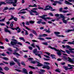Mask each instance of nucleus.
<instances>
[{
	"label": "nucleus",
	"instance_id": "nucleus-53",
	"mask_svg": "<svg viewBox=\"0 0 74 74\" xmlns=\"http://www.w3.org/2000/svg\"><path fill=\"white\" fill-rule=\"evenodd\" d=\"M28 48L30 50H32L33 49V47L31 46H29L28 47Z\"/></svg>",
	"mask_w": 74,
	"mask_h": 74
},
{
	"label": "nucleus",
	"instance_id": "nucleus-15",
	"mask_svg": "<svg viewBox=\"0 0 74 74\" xmlns=\"http://www.w3.org/2000/svg\"><path fill=\"white\" fill-rule=\"evenodd\" d=\"M13 60H14V62H17V63L18 62H19V61H20V60H17L16 58H13Z\"/></svg>",
	"mask_w": 74,
	"mask_h": 74
},
{
	"label": "nucleus",
	"instance_id": "nucleus-57",
	"mask_svg": "<svg viewBox=\"0 0 74 74\" xmlns=\"http://www.w3.org/2000/svg\"><path fill=\"white\" fill-rule=\"evenodd\" d=\"M41 24L42 25H45L46 24V23L45 22H41Z\"/></svg>",
	"mask_w": 74,
	"mask_h": 74
},
{
	"label": "nucleus",
	"instance_id": "nucleus-1",
	"mask_svg": "<svg viewBox=\"0 0 74 74\" xmlns=\"http://www.w3.org/2000/svg\"><path fill=\"white\" fill-rule=\"evenodd\" d=\"M12 41L11 42V44L13 46H16V44L18 45H20L22 46V44L21 42H18V40L15 39H11Z\"/></svg>",
	"mask_w": 74,
	"mask_h": 74
},
{
	"label": "nucleus",
	"instance_id": "nucleus-48",
	"mask_svg": "<svg viewBox=\"0 0 74 74\" xmlns=\"http://www.w3.org/2000/svg\"><path fill=\"white\" fill-rule=\"evenodd\" d=\"M1 56H6V54L4 53H3L2 54L1 53Z\"/></svg>",
	"mask_w": 74,
	"mask_h": 74
},
{
	"label": "nucleus",
	"instance_id": "nucleus-20",
	"mask_svg": "<svg viewBox=\"0 0 74 74\" xmlns=\"http://www.w3.org/2000/svg\"><path fill=\"white\" fill-rule=\"evenodd\" d=\"M69 50L70 51V52L71 53H74V51H73L74 50V49L70 48L69 49Z\"/></svg>",
	"mask_w": 74,
	"mask_h": 74
},
{
	"label": "nucleus",
	"instance_id": "nucleus-29",
	"mask_svg": "<svg viewBox=\"0 0 74 74\" xmlns=\"http://www.w3.org/2000/svg\"><path fill=\"white\" fill-rule=\"evenodd\" d=\"M42 44H43V45H48V42H42Z\"/></svg>",
	"mask_w": 74,
	"mask_h": 74
},
{
	"label": "nucleus",
	"instance_id": "nucleus-37",
	"mask_svg": "<svg viewBox=\"0 0 74 74\" xmlns=\"http://www.w3.org/2000/svg\"><path fill=\"white\" fill-rule=\"evenodd\" d=\"M4 69L6 70V71H8V70H10V69L9 68L7 67H5L4 68Z\"/></svg>",
	"mask_w": 74,
	"mask_h": 74
},
{
	"label": "nucleus",
	"instance_id": "nucleus-52",
	"mask_svg": "<svg viewBox=\"0 0 74 74\" xmlns=\"http://www.w3.org/2000/svg\"><path fill=\"white\" fill-rule=\"evenodd\" d=\"M28 60L29 61H31V62H32V60H33V58H30L28 59Z\"/></svg>",
	"mask_w": 74,
	"mask_h": 74
},
{
	"label": "nucleus",
	"instance_id": "nucleus-58",
	"mask_svg": "<svg viewBox=\"0 0 74 74\" xmlns=\"http://www.w3.org/2000/svg\"><path fill=\"white\" fill-rule=\"evenodd\" d=\"M44 56H45V57H46L47 58H49H49H50V57L48 56L44 55Z\"/></svg>",
	"mask_w": 74,
	"mask_h": 74
},
{
	"label": "nucleus",
	"instance_id": "nucleus-35",
	"mask_svg": "<svg viewBox=\"0 0 74 74\" xmlns=\"http://www.w3.org/2000/svg\"><path fill=\"white\" fill-rule=\"evenodd\" d=\"M62 20L64 23H67V21L64 20V19H62Z\"/></svg>",
	"mask_w": 74,
	"mask_h": 74
},
{
	"label": "nucleus",
	"instance_id": "nucleus-6",
	"mask_svg": "<svg viewBox=\"0 0 74 74\" xmlns=\"http://www.w3.org/2000/svg\"><path fill=\"white\" fill-rule=\"evenodd\" d=\"M11 18L10 19L8 20V21H11L12 19H14L15 21H17V20L18 18L16 17H14V16L12 15L11 16Z\"/></svg>",
	"mask_w": 74,
	"mask_h": 74
},
{
	"label": "nucleus",
	"instance_id": "nucleus-5",
	"mask_svg": "<svg viewBox=\"0 0 74 74\" xmlns=\"http://www.w3.org/2000/svg\"><path fill=\"white\" fill-rule=\"evenodd\" d=\"M37 51V49H35L33 51L34 53L35 54H36V53H38L40 52L41 53L40 54H42V51Z\"/></svg>",
	"mask_w": 74,
	"mask_h": 74
},
{
	"label": "nucleus",
	"instance_id": "nucleus-11",
	"mask_svg": "<svg viewBox=\"0 0 74 74\" xmlns=\"http://www.w3.org/2000/svg\"><path fill=\"white\" fill-rule=\"evenodd\" d=\"M23 73H24V74H28L27 70H26V69L25 68L23 69Z\"/></svg>",
	"mask_w": 74,
	"mask_h": 74
},
{
	"label": "nucleus",
	"instance_id": "nucleus-12",
	"mask_svg": "<svg viewBox=\"0 0 74 74\" xmlns=\"http://www.w3.org/2000/svg\"><path fill=\"white\" fill-rule=\"evenodd\" d=\"M15 29L17 30V32L18 33H20V32H21V28H19V27H17L16 28H15Z\"/></svg>",
	"mask_w": 74,
	"mask_h": 74
},
{
	"label": "nucleus",
	"instance_id": "nucleus-8",
	"mask_svg": "<svg viewBox=\"0 0 74 74\" xmlns=\"http://www.w3.org/2000/svg\"><path fill=\"white\" fill-rule=\"evenodd\" d=\"M36 63L37 64V66L38 67H41V66H43V64L40 62V61H36Z\"/></svg>",
	"mask_w": 74,
	"mask_h": 74
},
{
	"label": "nucleus",
	"instance_id": "nucleus-60",
	"mask_svg": "<svg viewBox=\"0 0 74 74\" xmlns=\"http://www.w3.org/2000/svg\"><path fill=\"white\" fill-rule=\"evenodd\" d=\"M14 70L16 71H18V72H21V71L19 69H15Z\"/></svg>",
	"mask_w": 74,
	"mask_h": 74
},
{
	"label": "nucleus",
	"instance_id": "nucleus-56",
	"mask_svg": "<svg viewBox=\"0 0 74 74\" xmlns=\"http://www.w3.org/2000/svg\"><path fill=\"white\" fill-rule=\"evenodd\" d=\"M32 31L33 32V33L35 35H37V33H36V32L34 31V30H32Z\"/></svg>",
	"mask_w": 74,
	"mask_h": 74
},
{
	"label": "nucleus",
	"instance_id": "nucleus-46",
	"mask_svg": "<svg viewBox=\"0 0 74 74\" xmlns=\"http://www.w3.org/2000/svg\"><path fill=\"white\" fill-rule=\"evenodd\" d=\"M26 12L25 11H23L21 12H18V14H25Z\"/></svg>",
	"mask_w": 74,
	"mask_h": 74
},
{
	"label": "nucleus",
	"instance_id": "nucleus-26",
	"mask_svg": "<svg viewBox=\"0 0 74 74\" xmlns=\"http://www.w3.org/2000/svg\"><path fill=\"white\" fill-rule=\"evenodd\" d=\"M36 62H37V61H32L31 62V63H33V64H36V63H37Z\"/></svg>",
	"mask_w": 74,
	"mask_h": 74
},
{
	"label": "nucleus",
	"instance_id": "nucleus-55",
	"mask_svg": "<svg viewBox=\"0 0 74 74\" xmlns=\"http://www.w3.org/2000/svg\"><path fill=\"white\" fill-rule=\"evenodd\" d=\"M1 4H6V3H5V2H1Z\"/></svg>",
	"mask_w": 74,
	"mask_h": 74
},
{
	"label": "nucleus",
	"instance_id": "nucleus-49",
	"mask_svg": "<svg viewBox=\"0 0 74 74\" xmlns=\"http://www.w3.org/2000/svg\"><path fill=\"white\" fill-rule=\"evenodd\" d=\"M65 51H66V52L67 53H68V54H70V51H69L67 50H65Z\"/></svg>",
	"mask_w": 74,
	"mask_h": 74
},
{
	"label": "nucleus",
	"instance_id": "nucleus-42",
	"mask_svg": "<svg viewBox=\"0 0 74 74\" xmlns=\"http://www.w3.org/2000/svg\"><path fill=\"white\" fill-rule=\"evenodd\" d=\"M38 38V39H39L40 40H42V41L44 40V39L42 38Z\"/></svg>",
	"mask_w": 74,
	"mask_h": 74
},
{
	"label": "nucleus",
	"instance_id": "nucleus-43",
	"mask_svg": "<svg viewBox=\"0 0 74 74\" xmlns=\"http://www.w3.org/2000/svg\"><path fill=\"white\" fill-rule=\"evenodd\" d=\"M16 50H15L14 52H17V51H19L20 50L17 47H16Z\"/></svg>",
	"mask_w": 74,
	"mask_h": 74
},
{
	"label": "nucleus",
	"instance_id": "nucleus-30",
	"mask_svg": "<svg viewBox=\"0 0 74 74\" xmlns=\"http://www.w3.org/2000/svg\"><path fill=\"white\" fill-rule=\"evenodd\" d=\"M1 71H3V69H2V68H1V67H0V73H1V74H4V73L2 72Z\"/></svg>",
	"mask_w": 74,
	"mask_h": 74
},
{
	"label": "nucleus",
	"instance_id": "nucleus-9",
	"mask_svg": "<svg viewBox=\"0 0 74 74\" xmlns=\"http://www.w3.org/2000/svg\"><path fill=\"white\" fill-rule=\"evenodd\" d=\"M68 60L69 62H70V63H71L73 64L74 63V60L69 57H68Z\"/></svg>",
	"mask_w": 74,
	"mask_h": 74
},
{
	"label": "nucleus",
	"instance_id": "nucleus-34",
	"mask_svg": "<svg viewBox=\"0 0 74 74\" xmlns=\"http://www.w3.org/2000/svg\"><path fill=\"white\" fill-rule=\"evenodd\" d=\"M29 13L30 14V15H34V14L33 13V12H32V11H29Z\"/></svg>",
	"mask_w": 74,
	"mask_h": 74
},
{
	"label": "nucleus",
	"instance_id": "nucleus-16",
	"mask_svg": "<svg viewBox=\"0 0 74 74\" xmlns=\"http://www.w3.org/2000/svg\"><path fill=\"white\" fill-rule=\"evenodd\" d=\"M10 65L11 66H13V65H14V64H15V62H14L12 61L10 62Z\"/></svg>",
	"mask_w": 74,
	"mask_h": 74
},
{
	"label": "nucleus",
	"instance_id": "nucleus-10",
	"mask_svg": "<svg viewBox=\"0 0 74 74\" xmlns=\"http://www.w3.org/2000/svg\"><path fill=\"white\" fill-rule=\"evenodd\" d=\"M31 11L33 12H34V13H35L36 15H38L39 14H40V13H39V12H38L36 11L32 10Z\"/></svg>",
	"mask_w": 74,
	"mask_h": 74
},
{
	"label": "nucleus",
	"instance_id": "nucleus-38",
	"mask_svg": "<svg viewBox=\"0 0 74 74\" xmlns=\"http://www.w3.org/2000/svg\"><path fill=\"white\" fill-rule=\"evenodd\" d=\"M67 40H64L63 42H62V44H65L66 43V41H67Z\"/></svg>",
	"mask_w": 74,
	"mask_h": 74
},
{
	"label": "nucleus",
	"instance_id": "nucleus-62",
	"mask_svg": "<svg viewBox=\"0 0 74 74\" xmlns=\"http://www.w3.org/2000/svg\"><path fill=\"white\" fill-rule=\"evenodd\" d=\"M44 63L45 64H47V65H49V64H50L49 63L47 62H44Z\"/></svg>",
	"mask_w": 74,
	"mask_h": 74
},
{
	"label": "nucleus",
	"instance_id": "nucleus-3",
	"mask_svg": "<svg viewBox=\"0 0 74 74\" xmlns=\"http://www.w3.org/2000/svg\"><path fill=\"white\" fill-rule=\"evenodd\" d=\"M49 47V48H51V49H54V50H55V51H58V52H57V55H59V56L62 55V54L61 53H60V51L56 49V48L54 47Z\"/></svg>",
	"mask_w": 74,
	"mask_h": 74
},
{
	"label": "nucleus",
	"instance_id": "nucleus-64",
	"mask_svg": "<svg viewBox=\"0 0 74 74\" xmlns=\"http://www.w3.org/2000/svg\"><path fill=\"white\" fill-rule=\"evenodd\" d=\"M55 16L58 17L59 16V14H56L55 15Z\"/></svg>",
	"mask_w": 74,
	"mask_h": 74
},
{
	"label": "nucleus",
	"instance_id": "nucleus-45",
	"mask_svg": "<svg viewBox=\"0 0 74 74\" xmlns=\"http://www.w3.org/2000/svg\"><path fill=\"white\" fill-rule=\"evenodd\" d=\"M51 56L52 59H54V58H55V56L53 54H51Z\"/></svg>",
	"mask_w": 74,
	"mask_h": 74
},
{
	"label": "nucleus",
	"instance_id": "nucleus-28",
	"mask_svg": "<svg viewBox=\"0 0 74 74\" xmlns=\"http://www.w3.org/2000/svg\"><path fill=\"white\" fill-rule=\"evenodd\" d=\"M60 16L61 18H62V19H65V17H64V16L62 15V14H60Z\"/></svg>",
	"mask_w": 74,
	"mask_h": 74
},
{
	"label": "nucleus",
	"instance_id": "nucleus-7",
	"mask_svg": "<svg viewBox=\"0 0 74 74\" xmlns=\"http://www.w3.org/2000/svg\"><path fill=\"white\" fill-rule=\"evenodd\" d=\"M42 68H43V69H47V70H50V69H51V67H50L49 66L47 65H45L43 66Z\"/></svg>",
	"mask_w": 74,
	"mask_h": 74
},
{
	"label": "nucleus",
	"instance_id": "nucleus-44",
	"mask_svg": "<svg viewBox=\"0 0 74 74\" xmlns=\"http://www.w3.org/2000/svg\"><path fill=\"white\" fill-rule=\"evenodd\" d=\"M29 7H36L37 5H36V4H34L33 5H31L29 6Z\"/></svg>",
	"mask_w": 74,
	"mask_h": 74
},
{
	"label": "nucleus",
	"instance_id": "nucleus-50",
	"mask_svg": "<svg viewBox=\"0 0 74 74\" xmlns=\"http://www.w3.org/2000/svg\"><path fill=\"white\" fill-rule=\"evenodd\" d=\"M35 22L33 21H29V23L31 24H33Z\"/></svg>",
	"mask_w": 74,
	"mask_h": 74
},
{
	"label": "nucleus",
	"instance_id": "nucleus-36",
	"mask_svg": "<svg viewBox=\"0 0 74 74\" xmlns=\"http://www.w3.org/2000/svg\"><path fill=\"white\" fill-rule=\"evenodd\" d=\"M68 43L69 44H74V41H73L72 42H68Z\"/></svg>",
	"mask_w": 74,
	"mask_h": 74
},
{
	"label": "nucleus",
	"instance_id": "nucleus-51",
	"mask_svg": "<svg viewBox=\"0 0 74 74\" xmlns=\"http://www.w3.org/2000/svg\"><path fill=\"white\" fill-rule=\"evenodd\" d=\"M15 10L14 8H9V10Z\"/></svg>",
	"mask_w": 74,
	"mask_h": 74
},
{
	"label": "nucleus",
	"instance_id": "nucleus-39",
	"mask_svg": "<svg viewBox=\"0 0 74 74\" xmlns=\"http://www.w3.org/2000/svg\"><path fill=\"white\" fill-rule=\"evenodd\" d=\"M8 9V7H5L4 8V9H3V12H4V10H7Z\"/></svg>",
	"mask_w": 74,
	"mask_h": 74
},
{
	"label": "nucleus",
	"instance_id": "nucleus-41",
	"mask_svg": "<svg viewBox=\"0 0 74 74\" xmlns=\"http://www.w3.org/2000/svg\"><path fill=\"white\" fill-rule=\"evenodd\" d=\"M3 59H4V60H9V59L8 58L6 57H3Z\"/></svg>",
	"mask_w": 74,
	"mask_h": 74
},
{
	"label": "nucleus",
	"instance_id": "nucleus-14",
	"mask_svg": "<svg viewBox=\"0 0 74 74\" xmlns=\"http://www.w3.org/2000/svg\"><path fill=\"white\" fill-rule=\"evenodd\" d=\"M4 31L5 32H8V33H10V34H11V32H10L6 28H4Z\"/></svg>",
	"mask_w": 74,
	"mask_h": 74
},
{
	"label": "nucleus",
	"instance_id": "nucleus-32",
	"mask_svg": "<svg viewBox=\"0 0 74 74\" xmlns=\"http://www.w3.org/2000/svg\"><path fill=\"white\" fill-rule=\"evenodd\" d=\"M29 36L30 37H31V38H32L33 37V34H30Z\"/></svg>",
	"mask_w": 74,
	"mask_h": 74
},
{
	"label": "nucleus",
	"instance_id": "nucleus-21",
	"mask_svg": "<svg viewBox=\"0 0 74 74\" xmlns=\"http://www.w3.org/2000/svg\"><path fill=\"white\" fill-rule=\"evenodd\" d=\"M54 34H55L57 36V35H58L59 34H60V32H54Z\"/></svg>",
	"mask_w": 74,
	"mask_h": 74
},
{
	"label": "nucleus",
	"instance_id": "nucleus-25",
	"mask_svg": "<svg viewBox=\"0 0 74 74\" xmlns=\"http://www.w3.org/2000/svg\"><path fill=\"white\" fill-rule=\"evenodd\" d=\"M41 21H42V19H40L39 21H38V22H37V23L38 24H40L41 23Z\"/></svg>",
	"mask_w": 74,
	"mask_h": 74
},
{
	"label": "nucleus",
	"instance_id": "nucleus-27",
	"mask_svg": "<svg viewBox=\"0 0 74 74\" xmlns=\"http://www.w3.org/2000/svg\"><path fill=\"white\" fill-rule=\"evenodd\" d=\"M47 35L46 34H43L42 35H40L39 37H45L46 36H47Z\"/></svg>",
	"mask_w": 74,
	"mask_h": 74
},
{
	"label": "nucleus",
	"instance_id": "nucleus-4",
	"mask_svg": "<svg viewBox=\"0 0 74 74\" xmlns=\"http://www.w3.org/2000/svg\"><path fill=\"white\" fill-rule=\"evenodd\" d=\"M6 4H12L14 3V0H7L5 1Z\"/></svg>",
	"mask_w": 74,
	"mask_h": 74
},
{
	"label": "nucleus",
	"instance_id": "nucleus-47",
	"mask_svg": "<svg viewBox=\"0 0 74 74\" xmlns=\"http://www.w3.org/2000/svg\"><path fill=\"white\" fill-rule=\"evenodd\" d=\"M8 51H10V52H12V49H11V48H8Z\"/></svg>",
	"mask_w": 74,
	"mask_h": 74
},
{
	"label": "nucleus",
	"instance_id": "nucleus-61",
	"mask_svg": "<svg viewBox=\"0 0 74 74\" xmlns=\"http://www.w3.org/2000/svg\"><path fill=\"white\" fill-rule=\"evenodd\" d=\"M0 25H1V26H5V24L3 23H0Z\"/></svg>",
	"mask_w": 74,
	"mask_h": 74
},
{
	"label": "nucleus",
	"instance_id": "nucleus-19",
	"mask_svg": "<svg viewBox=\"0 0 74 74\" xmlns=\"http://www.w3.org/2000/svg\"><path fill=\"white\" fill-rule=\"evenodd\" d=\"M48 9L49 10H50L51 11H55V10H52V8L51 6H49V8H48Z\"/></svg>",
	"mask_w": 74,
	"mask_h": 74
},
{
	"label": "nucleus",
	"instance_id": "nucleus-13",
	"mask_svg": "<svg viewBox=\"0 0 74 74\" xmlns=\"http://www.w3.org/2000/svg\"><path fill=\"white\" fill-rule=\"evenodd\" d=\"M63 68L64 69L66 70H70V69H73V67H71L70 68H68V67H66L65 66L63 67Z\"/></svg>",
	"mask_w": 74,
	"mask_h": 74
},
{
	"label": "nucleus",
	"instance_id": "nucleus-54",
	"mask_svg": "<svg viewBox=\"0 0 74 74\" xmlns=\"http://www.w3.org/2000/svg\"><path fill=\"white\" fill-rule=\"evenodd\" d=\"M69 11H66V10H63L62 11V12L63 13H66V12H67Z\"/></svg>",
	"mask_w": 74,
	"mask_h": 74
},
{
	"label": "nucleus",
	"instance_id": "nucleus-33",
	"mask_svg": "<svg viewBox=\"0 0 74 74\" xmlns=\"http://www.w3.org/2000/svg\"><path fill=\"white\" fill-rule=\"evenodd\" d=\"M55 71H56V72H58V73H60V70L59 69H56L55 70Z\"/></svg>",
	"mask_w": 74,
	"mask_h": 74
},
{
	"label": "nucleus",
	"instance_id": "nucleus-22",
	"mask_svg": "<svg viewBox=\"0 0 74 74\" xmlns=\"http://www.w3.org/2000/svg\"><path fill=\"white\" fill-rule=\"evenodd\" d=\"M49 7V6H46V8H45L44 9H43V10L44 11H47V10H48V8H47V7Z\"/></svg>",
	"mask_w": 74,
	"mask_h": 74
},
{
	"label": "nucleus",
	"instance_id": "nucleus-23",
	"mask_svg": "<svg viewBox=\"0 0 74 74\" xmlns=\"http://www.w3.org/2000/svg\"><path fill=\"white\" fill-rule=\"evenodd\" d=\"M13 55H17V56H20V54H19V53L16 52L13 53Z\"/></svg>",
	"mask_w": 74,
	"mask_h": 74
},
{
	"label": "nucleus",
	"instance_id": "nucleus-24",
	"mask_svg": "<svg viewBox=\"0 0 74 74\" xmlns=\"http://www.w3.org/2000/svg\"><path fill=\"white\" fill-rule=\"evenodd\" d=\"M19 39L20 40H23V41L24 42H25V39L23 37H20L19 38Z\"/></svg>",
	"mask_w": 74,
	"mask_h": 74
},
{
	"label": "nucleus",
	"instance_id": "nucleus-63",
	"mask_svg": "<svg viewBox=\"0 0 74 74\" xmlns=\"http://www.w3.org/2000/svg\"><path fill=\"white\" fill-rule=\"evenodd\" d=\"M67 48H70V47L69 46V45H66L65 46Z\"/></svg>",
	"mask_w": 74,
	"mask_h": 74
},
{
	"label": "nucleus",
	"instance_id": "nucleus-2",
	"mask_svg": "<svg viewBox=\"0 0 74 74\" xmlns=\"http://www.w3.org/2000/svg\"><path fill=\"white\" fill-rule=\"evenodd\" d=\"M45 16H47V15H43L42 16H39V17L42 18V19H44L45 21H47V19H50L51 18L50 17H45Z\"/></svg>",
	"mask_w": 74,
	"mask_h": 74
},
{
	"label": "nucleus",
	"instance_id": "nucleus-18",
	"mask_svg": "<svg viewBox=\"0 0 74 74\" xmlns=\"http://www.w3.org/2000/svg\"><path fill=\"white\" fill-rule=\"evenodd\" d=\"M65 4H68L69 5H72V3L69 2L68 1H65Z\"/></svg>",
	"mask_w": 74,
	"mask_h": 74
},
{
	"label": "nucleus",
	"instance_id": "nucleus-17",
	"mask_svg": "<svg viewBox=\"0 0 74 74\" xmlns=\"http://www.w3.org/2000/svg\"><path fill=\"white\" fill-rule=\"evenodd\" d=\"M72 31H74V29H68L66 31V33H69V32H72Z\"/></svg>",
	"mask_w": 74,
	"mask_h": 74
},
{
	"label": "nucleus",
	"instance_id": "nucleus-40",
	"mask_svg": "<svg viewBox=\"0 0 74 74\" xmlns=\"http://www.w3.org/2000/svg\"><path fill=\"white\" fill-rule=\"evenodd\" d=\"M23 29L24 30V31H25V35H28V32H27V30H25V29Z\"/></svg>",
	"mask_w": 74,
	"mask_h": 74
},
{
	"label": "nucleus",
	"instance_id": "nucleus-59",
	"mask_svg": "<svg viewBox=\"0 0 74 74\" xmlns=\"http://www.w3.org/2000/svg\"><path fill=\"white\" fill-rule=\"evenodd\" d=\"M63 58L64 59V60H67V59H68V58H66V57L64 56H63Z\"/></svg>",
	"mask_w": 74,
	"mask_h": 74
},
{
	"label": "nucleus",
	"instance_id": "nucleus-31",
	"mask_svg": "<svg viewBox=\"0 0 74 74\" xmlns=\"http://www.w3.org/2000/svg\"><path fill=\"white\" fill-rule=\"evenodd\" d=\"M38 53H35V55H36V56H39V57L40 58H41V57L40 56V54H38Z\"/></svg>",
	"mask_w": 74,
	"mask_h": 74
}]
</instances>
